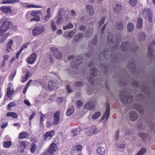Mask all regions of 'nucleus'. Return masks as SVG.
<instances>
[{"instance_id":"nucleus-48","label":"nucleus","mask_w":155,"mask_h":155,"mask_svg":"<svg viewBox=\"0 0 155 155\" xmlns=\"http://www.w3.org/2000/svg\"><path fill=\"white\" fill-rule=\"evenodd\" d=\"M30 44V42H27L26 43L24 44L21 47L20 50L21 51H22L24 49L26 48H27L28 45Z\"/></svg>"},{"instance_id":"nucleus-2","label":"nucleus","mask_w":155,"mask_h":155,"mask_svg":"<svg viewBox=\"0 0 155 155\" xmlns=\"http://www.w3.org/2000/svg\"><path fill=\"white\" fill-rule=\"evenodd\" d=\"M68 59V60L73 59V61L71 63V65L72 67L75 69H77L79 65L82 62V57L81 56H78L75 58L73 55L69 57Z\"/></svg>"},{"instance_id":"nucleus-8","label":"nucleus","mask_w":155,"mask_h":155,"mask_svg":"<svg viewBox=\"0 0 155 155\" xmlns=\"http://www.w3.org/2000/svg\"><path fill=\"white\" fill-rule=\"evenodd\" d=\"M37 56V55L35 53L32 54L27 59V62L30 64H33L36 60Z\"/></svg>"},{"instance_id":"nucleus-21","label":"nucleus","mask_w":155,"mask_h":155,"mask_svg":"<svg viewBox=\"0 0 155 155\" xmlns=\"http://www.w3.org/2000/svg\"><path fill=\"white\" fill-rule=\"evenodd\" d=\"M152 14L150 10L148 8H145L143 10V15L146 18L149 16H150Z\"/></svg>"},{"instance_id":"nucleus-15","label":"nucleus","mask_w":155,"mask_h":155,"mask_svg":"<svg viewBox=\"0 0 155 155\" xmlns=\"http://www.w3.org/2000/svg\"><path fill=\"white\" fill-rule=\"evenodd\" d=\"M95 105V103L94 102L90 101L85 104L84 107L90 110H92L94 109Z\"/></svg>"},{"instance_id":"nucleus-20","label":"nucleus","mask_w":155,"mask_h":155,"mask_svg":"<svg viewBox=\"0 0 155 155\" xmlns=\"http://www.w3.org/2000/svg\"><path fill=\"white\" fill-rule=\"evenodd\" d=\"M29 135V134L27 132L23 131L20 134L19 138L20 139L27 138Z\"/></svg>"},{"instance_id":"nucleus-5","label":"nucleus","mask_w":155,"mask_h":155,"mask_svg":"<svg viewBox=\"0 0 155 155\" xmlns=\"http://www.w3.org/2000/svg\"><path fill=\"white\" fill-rule=\"evenodd\" d=\"M99 131L95 126L89 127L86 128L85 130V134L87 136H91L95 134H97Z\"/></svg>"},{"instance_id":"nucleus-64","label":"nucleus","mask_w":155,"mask_h":155,"mask_svg":"<svg viewBox=\"0 0 155 155\" xmlns=\"http://www.w3.org/2000/svg\"><path fill=\"white\" fill-rule=\"evenodd\" d=\"M32 114L30 116V117L29 118V120H31L35 116V113L34 112H32Z\"/></svg>"},{"instance_id":"nucleus-6","label":"nucleus","mask_w":155,"mask_h":155,"mask_svg":"<svg viewBox=\"0 0 155 155\" xmlns=\"http://www.w3.org/2000/svg\"><path fill=\"white\" fill-rule=\"evenodd\" d=\"M120 97L122 102L124 104L131 103L133 98V97L131 95L126 96L125 95H120Z\"/></svg>"},{"instance_id":"nucleus-27","label":"nucleus","mask_w":155,"mask_h":155,"mask_svg":"<svg viewBox=\"0 0 155 155\" xmlns=\"http://www.w3.org/2000/svg\"><path fill=\"white\" fill-rule=\"evenodd\" d=\"M75 34V33L74 31H71L70 32L65 31L64 32L63 35L64 37L71 38L74 36Z\"/></svg>"},{"instance_id":"nucleus-44","label":"nucleus","mask_w":155,"mask_h":155,"mask_svg":"<svg viewBox=\"0 0 155 155\" xmlns=\"http://www.w3.org/2000/svg\"><path fill=\"white\" fill-rule=\"evenodd\" d=\"M97 71L95 68H93L90 71V73L92 77H94L96 75Z\"/></svg>"},{"instance_id":"nucleus-36","label":"nucleus","mask_w":155,"mask_h":155,"mask_svg":"<svg viewBox=\"0 0 155 155\" xmlns=\"http://www.w3.org/2000/svg\"><path fill=\"white\" fill-rule=\"evenodd\" d=\"M82 149V146L80 145H77L73 147V149L74 150L81 151Z\"/></svg>"},{"instance_id":"nucleus-1","label":"nucleus","mask_w":155,"mask_h":155,"mask_svg":"<svg viewBox=\"0 0 155 155\" xmlns=\"http://www.w3.org/2000/svg\"><path fill=\"white\" fill-rule=\"evenodd\" d=\"M12 23L9 21H5L2 24L0 28V36L2 35V38L0 39V43L3 42L8 36V33L6 34V36L4 35L7 30L12 26Z\"/></svg>"},{"instance_id":"nucleus-13","label":"nucleus","mask_w":155,"mask_h":155,"mask_svg":"<svg viewBox=\"0 0 155 155\" xmlns=\"http://www.w3.org/2000/svg\"><path fill=\"white\" fill-rule=\"evenodd\" d=\"M85 9L90 15H93L94 12V10L93 7L90 5H87L85 6Z\"/></svg>"},{"instance_id":"nucleus-56","label":"nucleus","mask_w":155,"mask_h":155,"mask_svg":"<svg viewBox=\"0 0 155 155\" xmlns=\"http://www.w3.org/2000/svg\"><path fill=\"white\" fill-rule=\"evenodd\" d=\"M63 100V98L61 97H59L57 99V102L59 104L61 103Z\"/></svg>"},{"instance_id":"nucleus-49","label":"nucleus","mask_w":155,"mask_h":155,"mask_svg":"<svg viewBox=\"0 0 155 155\" xmlns=\"http://www.w3.org/2000/svg\"><path fill=\"white\" fill-rule=\"evenodd\" d=\"M138 135L140 137L142 138L143 139L146 138L147 136V134H145L142 132L139 133L138 134Z\"/></svg>"},{"instance_id":"nucleus-45","label":"nucleus","mask_w":155,"mask_h":155,"mask_svg":"<svg viewBox=\"0 0 155 155\" xmlns=\"http://www.w3.org/2000/svg\"><path fill=\"white\" fill-rule=\"evenodd\" d=\"M100 114L99 112H97L93 115L92 118L94 119H96L100 116Z\"/></svg>"},{"instance_id":"nucleus-62","label":"nucleus","mask_w":155,"mask_h":155,"mask_svg":"<svg viewBox=\"0 0 155 155\" xmlns=\"http://www.w3.org/2000/svg\"><path fill=\"white\" fill-rule=\"evenodd\" d=\"M82 84V83L81 81L77 82L75 84V86L76 87L80 86Z\"/></svg>"},{"instance_id":"nucleus-34","label":"nucleus","mask_w":155,"mask_h":155,"mask_svg":"<svg viewBox=\"0 0 155 155\" xmlns=\"http://www.w3.org/2000/svg\"><path fill=\"white\" fill-rule=\"evenodd\" d=\"M74 26L73 24L71 23H69L67 25L63 26V28L64 30H65L72 28Z\"/></svg>"},{"instance_id":"nucleus-57","label":"nucleus","mask_w":155,"mask_h":155,"mask_svg":"<svg viewBox=\"0 0 155 155\" xmlns=\"http://www.w3.org/2000/svg\"><path fill=\"white\" fill-rule=\"evenodd\" d=\"M49 56L50 62L52 63L53 62V60L54 59V57L52 54L49 55Z\"/></svg>"},{"instance_id":"nucleus-55","label":"nucleus","mask_w":155,"mask_h":155,"mask_svg":"<svg viewBox=\"0 0 155 155\" xmlns=\"http://www.w3.org/2000/svg\"><path fill=\"white\" fill-rule=\"evenodd\" d=\"M40 20L39 18V16H37V17H35L34 18H31V19L30 21H38Z\"/></svg>"},{"instance_id":"nucleus-26","label":"nucleus","mask_w":155,"mask_h":155,"mask_svg":"<svg viewBox=\"0 0 155 155\" xmlns=\"http://www.w3.org/2000/svg\"><path fill=\"white\" fill-rule=\"evenodd\" d=\"M146 36V34L144 32H141L139 35L138 38L140 41H143L145 40Z\"/></svg>"},{"instance_id":"nucleus-53","label":"nucleus","mask_w":155,"mask_h":155,"mask_svg":"<svg viewBox=\"0 0 155 155\" xmlns=\"http://www.w3.org/2000/svg\"><path fill=\"white\" fill-rule=\"evenodd\" d=\"M62 21V18L61 17L58 18L56 23L57 24H59Z\"/></svg>"},{"instance_id":"nucleus-46","label":"nucleus","mask_w":155,"mask_h":155,"mask_svg":"<svg viewBox=\"0 0 155 155\" xmlns=\"http://www.w3.org/2000/svg\"><path fill=\"white\" fill-rule=\"evenodd\" d=\"M137 0H129V3L131 6H134L137 4Z\"/></svg>"},{"instance_id":"nucleus-24","label":"nucleus","mask_w":155,"mask_h":155,"mask_svg":"<svg viewBox=\"0 0 155 155\" xmlns=\"http://www.w3.org/2000/svg\"><path fill=\"white\" fill-rule=\"evenodd\" d=\"M31 75V74L30 72L29 71H27L25 76L22 77L21 82L23 83L25 82L27 80L28 78Z\"/></svg>"},{"instance_id":"nucleus-22","label":"nucleus","mask_w":155,"mask_h":155,"mask_svg":"<svg viewBox=\"0 0 155 155\" xmlns=\"http://www.w3.org/2000/svg\"><path fill=\"white\" fill-rule=\"evenodd\" d=\"M97 153L99 155H104L105 154V150L103 147H98L97 150Z\"/></svg>"},{"instance_id":"nucleus-32","label":"nucleus","mask_w":155,"mask_h":155,"mask_svg":"<svg viewBox=\"0 0 155 155\" xmlns=\"http://www.w3.org/2000/svg\"><path fill=\"white\" fill-rule=\"evenodd\" d=\"M74 107L73 106H71L69 107L66 112V115L68 116L71 115L74 111Z\"/></svg>"},{"instance_id":"nucleus-14","label":"nucleus","mask_w":155,"mask_h":155,"mask_svg":"<svg viewBox=\"0 0 155 155\" xmlns=\"http://www.w3.org/2000/svg\"><path fill=\"white\" fill-rule=\"evenodd\" d=\"M114 12L116 13H120L123 12L122 5L119 3L117 4L113 8Z\"/></svg>"},{"instance_id":"nucleus-54","label":"nucleus","mask_w":155,"mask_h":155,"mask_svg":"<svg viewBox=\"0 0 155 155\" xmlns=\"http://www.w3.org/2000/svg\"><path fill=\"white\" fill-rule=\"evenodd\" d=\"M105 17H104L102 18L101 20V21H99V25L100 26H101L103 24L104 21L105 20Z\"/></svg>"},{"instance_id":"nucleus-18","label":"nucleus","mask_w":155,"mask_h":155,"mask_svg":"<svg viewBox=\"0 0 155 155\" xmlns=\"http://www.w3.org/2000/svg\"><path fill=\"white\" fill-rule=\"evenodd\" d=\"M48 87L50 91L57 89V87H56V84L51 81H50L48 83Z\"/></svg>"},{"instance_id":"nucleus-37","label":"nucleus","mask_w":155,"mask_h":155,"mask_svg":"<svg viewBox=\"0 0 155 155\" xmlns=\"http://www.w3.org/2000/svg\"><path fill=\"white\" fill-rule=\"evenodd\" d=\"M12 143L10 141H8L3 142V145L5 147L8 148L11 145Z\"/></svg>"},{"instance_id":"nucleus-4","label":"nucleus","mask_w":155,"mask_h":155,"mask_svg":"<svg viewBox=\"0 0 155 155\" xmlns=\"http://www.w3.org/2000/svg\"><path fill=\"white\" fill-rule=\"evenodd\" d=\"M58 149L56 144L52 143L49 146L48 149L46 151L45 155H53Z\"/></svg>"},{"instance_id":"nucleus-42","label":"nucleus","mask_w":155,"mask_h":155,"mask_svg":"<svg viewBox=\"0 0 155 155\" xmlns=\"http://www.w3.org/2000/svg\"><path fill=\"white\" fill-rule=\"evenodd\" d=\"M51 28L52 29L53 31H55L57 29V28L56 26L55 21H52L51 23Z\"/></svg>"},{"instance_id":"nucleus-9","label":"nucleus","mask_w":155,"mask_h":155,"mask_svg":"<svg viewBox=\"0 0 155 155\" xmlns=\"http://www.w3.org/2000/svg\"><path fill=\"white\" fill-rule=\"evenodd\" d=\"M8 87L7 89V95L9 97H11L14 92L13 86L11 83L8 84Z\"/></svg>"},{"instance_id":"nucleus-12","label":"nucleus","mask_w":155,"mask_h":155,"mask_svg":"<svg viewBox=\"0 0 155 155\" xmlns=\"http://www.w3.org/2000/svg\"><path fill=\"white\" fill-rule=\"evenodd\" d=\"M0 10L2 12L6 13H11L12 11L11 9V7L9 6H2L0 8Z\"/></svg>"},{"instance_id":"nucleus-58","label":"nucleus","mask_w":155,"mask_h":155,"mask_svg":"<svg viewBox=\"0 0 155 155\" xmlns=\"http://www.w3.org/2000/svg\"><path fill=\"white\" fill-rule=\"evenodd\" d=\"M111 35L110 33H109L108 35V41L109 42H111L113 41V38L112 36H110V35Z\"/></svg>"},{"instance_id":"nucleus-39","label":"nucleus","mask_w":155,"mask_h":155,"mask_svg":"<svg viewBox=\"0 0 155 155\" xmlns=\"http://www.w3.org/2000/svg\"><path fill=\"white\" fill-rule=\"evenodd\" d=\"M146 150L145 148H142L136 155H143L146 152Z\"/></svg>"},{"instance_id":"nucleus-35","label":"nucleus","mask_w":155,"mask_h":155,"mask_svg":"<svg viewBox=\"0 0 155 155\" xmlns=\"http://www.w3.org/2000/svg\"><path fill=\"white\" fill-rule=\"evenodd\" d=\"M143 20L142 19L139 18L138 19L137 26L139 28H141L142 27Z\"/></svg>"},{"instance_id":"nucleus-47","label":"nucleus","mask_w":155,"mask_h":155,"mask_svg":"<svg viewBox=\"0 0 155 155\" xmlns=\"http://www.w3.org/2000/svg\"><path fill=\"white\" fill-rule=\"evenodd\" d=\"M37 145L34 144H33L31 146V153H34L35 151V149L37 148Z\"/></svg>"},{"instance_id":"nucleus-31","label":"nucleus","mask_w":155,"mask_h":155,"mask_svg":"<svg viewBox=\"0 0 155 155\" xmlns=\"http://www.w3.org/2000/svg\"><path fill=\"white\" fill-rule=\"evenodd\" d=\"M81 130L80 128L78 127L75 129H74L72 130L71 132L73 134V135L75 136L78 133H79Z\"/></svg>"},{"instance_id":"nucleus-7","label":"nucleus","mask_w":155,"mask_h":155,"mask_svg":"<svg viewBox=\"0 0 155 155\" xmlns=\"http://www.w3.org/2000/svg\"><path fill=\"white\" fill-rule=\"evenodd\" d=\"M50 50L53 52L54 56L56 58L60 59L61 58L62 54L57 48L55 47H52L50 48Z\"/></svg>"},{"instance_id":"nucleus-41","label":"nucleus","mask_w":155,"mask_h":155,"mask_svg":"<svg viewBox=\"0 0 155 155\" xmlns=\"http://www.w3.org/2000/svg\"><path fill=\"white\" fill-rule=\"evenodd\" d=\"M15 103L12 101L8 105V108L9 110H10L11 109V107H14L16 106Z\"/></svg>"},{"instance_id":"nucleus-28","label":"nucleus","mask_w":155,"mask_h":155,"mask_svg":"<svg viewBox=\"0 0 155 155\" xmlns=\"http://www.w3.org/2000/svg\"><path fill=\"white\" fill-rule=\"evenodd\" d=\"M6 115L7 117H11L15 119H16L18 117V115L15 112H8L7 113Z\"/></svg>"},{"instance_id":"nucleus-61","label":"nucleus","mask_w":155,"mask_h":155,"mask_svg":"<svg viewBox=\"0 0 155 155\" xmlns=\"http://www.w3.org/2000/svg\"><path fill=\"white\" fill-rule=\"evenodd\" d=\"M52 124L51 122L48 121L46 122V127H48L51 126Z\"/></svg>"},{"instance_id":"nucleus-3","label":"nucleus","mask_w":155,"mask_h":155,"mask_svg":"<svg viewBox=\"0 0 155 155\" xmlns=\"http://www.w3.org/2000/svg\"><path fill=\"white\" fill-rule=\"evenodd\" d=\"M45 30L44 26L38 25L33 29L32 30L33 35L34 36L38 35L43 33Z\"/></svg>"},{"instance_id":"nucleus-43","label":"nucleus","mask_w":155,"mask_h":155,"mask_svg":"<svg viewBox=\"0 0 155 155\" xmlns=\"http://www.w3.org/2000/svg\"><path fill=\"white\" fill-rule=\"evenodd\" d=\"M116 27L119 29H122L123 28V24L122 21H119L117 23Z\"/></svg>"},{"instance_id":"nucleus-17","label":"nucleus","mask_w":155,"mask_h":155,"mask_svg":"<svg viewBox=\"0 0 155 155\" xmlns=\"http://www.w3.org/2000/svg\"><path fill=\"white\" fill-rule=\"evenodd\" d=\"M152 46L149 45L148 46V55L150 58H152V52L153 49L152 46L154 45L155 46V41H153L151 43Z\"/></svg>"},{"instance_id":"nucleus-11","label":"nucleus","mask_w":155,"mask_h":155,"mask_svg":"<svg viewBox=\"0 0 155 155\" xmlns=\"http://www.w3.org/2000/svg\"><path fill=\"white\" fill-rule=\"evenodd\" d=\"M54 134V130H52L50 131L47 132L44 137V140H49L51 139Z\"/></svg>"},{"instance_id":"nucleus-50","label":"nucleus","mask_w":155,"mask_h":155,"mask_svg":"<svg viewBox=\"0 0 155 155\" xmlns=\"http://www.w3.org/2000/svg\"><path fill=\"white\" fill-rule=\"evenodd\" d=\"M16 74L15 72H12L11 73L9 77V79L11 81L12 80Z\"/></svg>"},{"instance_id":"nucleus-33","label":"nucleus","mask_w":155,"mask_h":155,"mask_svg":"<svg viewBox=\"0 0 155 155\" xmlns=\"http://www.w3.org/2000/svg\"><path fill=\"white\" fill-rule=\"evenodd\" d=\"M134 28V25L132 23H129L128 24L127 29L129 32H131Z\"/></svg>"},{"instance_id":"nucleus-60","label":"nucleus","mask_w":155,"mask_h":155,"mask_svg":"<svg viewBox=\"0 0 155 155\" xmlns=\"http://www.w3.org/2000/svg\"><path fill=\"white\" fill-rule=\"evenodd\" d=\"M77 105L78 107H79L82 105L83 103L82 101H78L77 102Z\"/></svg>"},{"instance_id":"nucleus-59","label":"nucleus","mask_w":155,"mask_h":155,"mask_svg":"<svg viewBox=\"0 0 155 155\" xmlns=\"http://www.w3.org/2000/svg\"><path fill=\"white\" fill-rule=\"evenodd\" d=\"M58 75V74L57 73H51L50 74V76L54 78L57 77Z\"/></svg>"},{"instance_id":"nucleus-40","label":"nucleus","mask_w":155,"mask_h":155,"mask_svg":"<svg viewBox=\"0 0 155 155\" xmlns=\"http://www.w3.org/2000/svg\"><path fill=\"white\" fill-rule=\"evenodd\" d=\"M20 147L22 149L25 148L27 146L26 141L20 142Z\"/></svg>"},{"instance_id":"nucleus-10","label":"nucleus","mask_w":155,"mask_h":155,"mask_svg":"<svg viewBox=\"0 0 155 155\" xmlns=\"http://www.w3.org/2000/svg\"><path fill=\"white\" fill-rule=\"evenodd\" d=\"M60 112L57 111L55 112L54 114V120L53 122V124L54 125H57L59 123L60 121Z\"/></svg>"},{"instance_id":"nucleus-63","label":"nucleus","mask_w":155,"mask_h":155,"mask_svg":"<svg viewBox=\"0 0 155 155\" xmlns=\"http://www.w3.org/2000/svg\"><path fill=\"white\" fill-rule=\"evenodd\" d=\"M66 88L67 92L68 93H70L72 92V90H71L68 85H67L66 86Z\"/></svg>"},{"instance_id":"nucleus-30","label":"nucleus","mask_w":155,"mask_h":155,"mask_svg":"<svg viewBox=\"0 0 155 155\" xmlns=\"http://www.w3.org/2000/svg\"><path fill=\"white\" fill-rule=\"evenodd\" d=\"M51 9L50 8H48L47 9V14L45 16V20L46 21L48 20L51 16Z\"/></svg>"},{"instance_id":"nucleus-16","label":"nucleus","mask_w":155,"mask_h":155,"mask_svg":"<svg viewBox=\"0 0 155 155\" xmlns=\"http://www.w3.org/2000/svg\"><path fill=\"white\" fill-rule=\"evenodd\" d=\"M110 115V107L108 104H107L106 105V110L105 113L101 119L102 120H103L105 118L106 119H108Z\"/></svg>"},{"instance_id":"nucleus-51","label":"nucleus","mask_w":155,"mask_h":155,"mask_svg":"<svg viewBox=\"0 0 155 155\" xmlns=\"http://www.w3.org/2000/svg\"><path fill=\"white\" fill-rule=\"evenodd\" d=\"M83 37V35L81 33H79L74 38V39L75 40L77 41L80 38H82Z\"/></svg>"},{"instance_id":"nucleus-38","label":"nucleus","mask_w":155,"mask_h":155,"mask_svg":"<svg viewBox=\"0 0 155 155\" xmlns=\"http://www.w3.org/2000/svg\"><path fill=\"white\" fill-rule=\"evenodd\" d=\"M41 13V12L38 11H34L31 12H30V14L33 17H37V16H38V15Z\"/></svg>"},{"instance_id":"nucleus-25","label":"nucleus","mask_w":155,"mask_h":155,"mask_svg":"<svg viewBox=\"0 0 155 155\" xmlns=\"http://www.w3.org/2000/svg\"><path fill=\"white\" fill-rule=\"evenodd\" d=\"M19 2L18 0H3L2 3L3 4H11L18 3Z\"/></svg>"},{"instance_id":"nucleus-52","label":"nucleus","mask_w":155,"mask_h":155,"mask_svg":"<svg viewBox=\"0 0 155 155\" xmlns=\"http://www.w3.org/2000/svg\"><path fill=\"white\" fill-rule=\"evenodd\" d=\"M27 7L29 8H42V6L35 5H27Z\"/></svg>"},{"instance_id":"nucleus-23","label":"nucleus","mask_w":155,"mask_h":155,"mask_svg":"<svg viewBox=\"0 0 155 155\" xmlns=\"http://www.w3.org/2000/svg\"><path fill=\"white\" fill-rule=\"evenodd\" d=\"M13 43V41L12 40H10L9 41L7 45V49L6 50V51L8 52H10L12 50L11 47Z\"/></svg>"},{"instance_id":"nucleus-19","label":"nucleus","mask_w":155,"mask_h":155,"mask_svg":"<svg viewBox=\"0 0 155 155\" xmlns=\"http://www.w3.org/2000/svg\"><path fill=\"white\" fill-rule=\"evenodd\" d=\"M130 120L134 121L136 120L138 118V115L136 112L134 111H130L129 113Z\"/></svg>"},{"instance_id":"nucleus-29","label":"nucleus","mask_w":155,"mask_h":155,"mask_svg":"<svg viewBox=\"0 0 155 155\" xmlns=\"http://www.w3.org/2000/svg\"><path fill=\"white\" fill-rule=\"evenodd\" d=\"M129 46V43L127 41L123 43L121 48L123 51H125L127 48L128 49Z\"/></svg>"}]
</instances>
